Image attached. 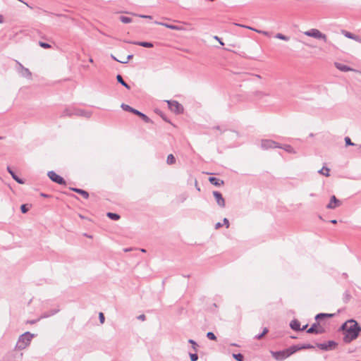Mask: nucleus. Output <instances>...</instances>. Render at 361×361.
<instances>
[{
	"label": "nucleus",
	"instance_id": "1",
	"mask_svg": "<svg viewBox=\"0 0 361 361\" xmlns=\"http://www.w3.org/2000/svg\"><path fill=\"white\" fill-rule=\"evenodd\" d=\"M341 328L344 331L345 336L343 341L345 343H350L355 339L359 332L361 331V328L359 326L358 324L353 319L345 322Z\"/></svg>",
	"mask_w": 361,
	"mask_h": 361
},
{
	"label": "nucleus",
	"instance_id": "2",
	"mask_svg": "<svg viewBox=\"0 0 361 361\" xmlns=\"http://www.w3.org/2000/svg\"><path fill=\"white\" fill-rule=\"evenodd\" d=\"M34 334L27 331L25 333H24L23 334H22L21 336H20L18 340V342L16 343V348H17L18 350H23L25 349L26 347H27L30 344V342L32 339V338L34 337Z\"/></svg>",
	"mask_w": 361,
	"mask_h": 361
},
{
	"label": "nucleus",
	"instance_id": "3",
	"mask_svg": "<svg viewBox=\"0 0 361 361\" xmlns=\"http://www.w3.org/2000/svg\"><path fill=\"white\" fill-rule=\"evenodd\" d=\"M273 357L277 360H283L293 354V345L280 351H271Z\"/></svg>",
	"mask_w": 361,
	"mask_h": 361
},
{
	"label": "nucleus",
	"instance_id": "4",
	"mask_svg": "<svg viewBox=\"0 0 361 361\" xmlns=\"http://www.w3.org/2000/svg\"><path fill=\"white\" fill-rule=\"evenodd\" d=\"M121 108L126 111L131 112L137 116H138L140 118H141L145 123H150L152 121L151 119L145 114L139 111L138 110L133 109V107L130 106L128 104H122Z\"/></svg>",
	"mask_w": 361,
	"mask_h": 361
},
{
	"label": "nucleus",
	"instance_id": "5",
	"mask_svg": "<svg viewBox=\"0 0 361 361\" xmlns=\"http://www.w3.org/2000/svg\"><path fill=\"white\" fill-rule=\"evenodd\" d=\"M304 34L307 36L314 37L317 39H322L326 42L327 37L325 34L321 32L319 30L313 28L310 30L305 31Z\"/></svg>",
	"mask_w": 361,
	"mask_h": 361
},
{
	"label": "nucleus",
	"instance_id": "6",
	"mask_svg": "<svg viewBox=\"0 0 361 361\" xmlns=\"http://www.w3.org/2000/svg\"><path fill=\"white\" fill-rule=\"evenodd\" d=\"M169 109L175 114H181L183 112V106L177 101H167Z\"/></svg>",
	"mask_w": 361,
	"mask_h": 361
},
{
	"label": "nucleus",
	"instance_id": "7",
	"mask_svg": "<svg viewBox=\"0 0 361 361\" xmlns=\"http://www.w3.org/2000/svg\"><path fill=\"white\" fill-rule=\"evenodd\" d=\"M320 321H317L314 323L310 329H307L308 334H322L325 332L324 327L320 324Z\"/></svg>",
	"mask_w": 361,
	"mask_h": 361
},
{
	"label": "nucleus",
	"instance_id": "8",
	"mask_svg": "<svg viewBox=\"0 0 361 361\" xmlns=\"http://www.w3.org/2000/svg\"><path fill=\"white\" fill-rule=\"evenodd\" d=\"M48 177L51 181L58 183L59 185H66V181L61 176L56 174L54 171H50L47 173Z\"/></svg>",
	"mask_w": 361,
	"mask_h": 361
},
{
	"label": "nucleus",
	"instance_id": "9",
	"mask_svg": "<svg viewBox=\"0 0 361 361\" xmlns=\"http://www.w3.org/2000/svg\"><path fill=\"white\" fill-rule=\"evenodd\" d=\"M16 63L18 65V71L20 74V75L24 78L31 79L32 73L30 71V70L24 67L20 62L16 61Z\"/></svg>",
	"mask_w": 361,
	"mask_h": 361
},
{
	"label": "nucleus",
	"instance_id": "10",
	"mask_svg": "<svg viewBox=\"0 0 361 361\" xmlns=\"http://www.w3.org/2000/svg\"><path fill=\"white\" fill-rule=\"evenodd\" d=\"M261 147L264 149L278 148L279 147V144L271 140H262L261 142Z\"/></svg>",
	"mask_w": 361,
	"mask_h": 361
},
{
	"label": "nucleus",
	"instance_id": "11",
	"mask_svg": "<svg viewBox=\"0 0 361 361\" xmlns=\"http://www.w3.org/2000/svg\"><path fill=\"white\" fill-rule=\"evenodd\" d=\"M317 347L323 350H331L337 346V343L333 341H329L324 343H318Z\"/></svg>",
	"mask_w": 361,
	"mask_h": 361
},
{
	"label": "nucleus",
	"instance_id": "12",
	"mask_svg": "<svg viewBox=\"0 0 361 361\" xmlns=\"http://www.w3.org/2000/svg\"><path fill=\"white\" fill-rule=\"evenodd\" d=\"M341 205V201L336 198L335 195H332L329 203L326 205L329 209H334Z\"/></svg>",
	"mask_w": 361,
	"mask_h": 361
},
{
	"label": "nucleus",
	"instance_id": "13",
	"mask_svg": "<svg viewBox=\"0 0 361 361\" xmlns=\"http://www.w3.org/2000/svg\"><path fill=\"white\" fill-rule=\"evenodd\" d=\"M213 195L216 200V202L217 203V204L221 207V208H224L225 206H226V202H225V200L224 198L223 197L221 193L219 191H214L213 192Z\"/></svg>",
	"mask_w": 361,
	"mask_h": 361
},
{
	"label": "nucleus",
	"instance_id": "14",
	"mask_svg": "<svg viewBox=\"0 0 361 361\" xmlns=\"http://www.w3.org/2000/svg\"><path fill=\"white\" fill-rule=\"evenodd\" d=\"M7 171L11 174V176H12V178L19 184H24L25 183V181L23 179L19 178L16 173L15 172L12 170V169L11 168V166H7Z\"/></svg>",
	"mask_w": 361,
	"mask_h": 361
},
{
	"label": "nucleus",
	"instance_id": "15",
	"mask_svg": "<svg viewBox=\"0 0 361 361\" xmlns=\"http://www.w3.org/2000/svg\"><path fill=\"white\" fill-rule=\"evenodd\" d=\"M341 33L347 38H349V39H354L358 42H360L361 43V38L357 36V35H355L350 32H348L346 30H343L341 31Z\"/></svg>",
	"mask_w": 361,
	"mask_h": 361
},
{
	"label": "nucleus",
	"instance_id": "16",
	"mask_svg": "<svg viewBox=\"0 0 361 361\" xmlns=\"http://www.w3.org/2000/svg\"><path fill=\"white\" fill-rule=\"evenodd\" d=\"M154 23L157 24V25H163L166 27H168V28L173 30H183V28L182 27L171 25V24H168V23H165L155 21Z\"/></svg>",
	"mask_w": 361,
	"mask_h": 361
},
{
	"label": "nucleus",
	"instance_id": "17",
	"mask_svg": "<svg viewBox=\"0 0 361 361\" xmlns=\"http://www.w3.org/2000/svg\"><path fill=\"white\" fill-rule=\"evenodd\" d=\"M60 311V309L59 308H55V309H52L49 312H44L40 317H39V319H45V318H48L51 316H53L54 314H56V313H58Z\"/></svg>",
	"mask_w": 361,
	"mask_h": 361
},
{
	"label": "nucleus",
	"instance_id": "18",
	"mask_svg": "<svg viewBox=\"0 0 361 361\" xmlns=\"http://www.w3.org/2000/svg\"><path fill=\"white\" fill-rule=\"evenodd\" d=\"M70 190L81 195L85 199H87L89 197V193L84 190L77 188H70Z\"/></svg>",
	"mask_w": 361,
	"mask_h": 361
},
{
	"label": "nucleus",
	"instance_id": "19",
	"mask_svg": "<svg viewBox=\"0 0 361 361\" xmlns=\"http://www.w3.org/2000/svg\"><path fill=\"white\" fill-rule=\"evenodd\" d=\"M335 66L336 67L337 69H338V70H340L341 71H343V72H348V71H353L352 68H350V67L347 66L346 65H344L343 63H338V62L335 63Z\"/></svg>",
	"mask_w": 361,
	"mask_h": 361
},
{
	"label": "nucleus",
	"instance_id": "20",
	"mask_svg": "<svg viewBox=\"0 0 361 361\" xmlns=\"http://www.w3.org/2000/svg\"><path fill=\"white\" fill-rule=\"evenodd\" d=\"M209 181L215 186H221L224 183L223 180H220L216 177H209Z\"/></svg>",
	"mask_w": 361,
	"mask_h": 361
},
{
	"label": "nucleus",
	"instance_id": "21",
	"mask_svg": "<svg viewBox=\"0 0 361 361\" xmlns=\"http://www.w3.org/2000/svg\"><path fill=\"white\" fill-rule=\"evenodd\" d=\"M236 25L238 26H240V27H245V28H247V29H250V30H254L258 33H261V34H263L264 35H267V36H269V33L267 31H262V30H257L255 28H253V27H251L250 26H247V25H240V24H236Z\"/></svg>",
	"mask_w": 361,
	"mask_h": 361
},
{
	"label": "nucleus",
	"instance_id": "22",
	"mask_svg": "<svg viewBox=\"0 0 361 361\" xmlns=\"http://www.w3.org/2000/svg\"><path fill=\"white\" fill-rule=\"evenodd\" d=\"M334 316L333 314H326V313H320L316 315L315 319L316 321H321L324 318H331Z\"/></svg>",
	"mask_w": 361,
	"mask_h": 361
},
{
	"label": "nucleus",
	"instance_id": "23",
	"mask_svg": "<svg viewBox=\"0 0 361 361\" xmlns=\"http://www.w3.org/2000/svg\"><path fill=\"white\" fill-rule=\"evenodd\" d=\"M116 80L118 83H120L121 85L124 86L126 89H128V90L130 89V85L124 81V80L123 79V78L121 75L118 74L116 75Z\"/></svg>",
	"mask_w": 361,
	"mask_h": 361
},
{
	"label": "nucleus",
	"instance_id": "24",
	"mask_svg": "<svg viewBox=\"0 0 361 361\" xmlns=\"http://www.w3.org/2000/svg\"><path fill=\"white\" fill-rule=\"evenodd\" d=\"M134 44L146 48H152L154 47V44L149 42H134Z\"/></svg>",
	"mask_w": 361,
	"mask_h": 361
},
{
	"label": "nucleus",
	"instance_id": "25",
	"mask_svg": "<svg viewBox=\"0 0 361 361\" xmlns=\"http://www.w3.org/2000/svg\"><path fill=\"white\" fill-rule=\"evenodd\" d=\"M106 216L111 220L117 221L120 219L121 216L119 214L113 212H108Z\"/></svg>",
	"mask_w": 361,
	"mask_h": 361
},
{
	"label": "nucleus",
	"instance_id": "26",
	"mask_svg": "<svg viewBox=\"0 0 361 361\" xmlns=\"http://www.w3.org/2000/svg\"><path fill=\"white\" fill-rule=\"evenodd\" d=\"M329 171L330 169L329 168L324 166L318 172L326 177H329L330 176Z\"/></svg>",
	"mask_w": 361,
	"mask_h": 361
},
{
	"label": "nucleus",
	"instance_id": "27",
	"mask_svg": "<svg viewBox=\"0 0 361 361\" xmlns=\"http://www.w3.org/2000/svg\"><path fill=\"white\" fill-rule=\"evenodd\" d=\"M75 114L78 115V116H85V117H87V118L90 117V116H91V113L87 112V111H83V110H76L75 111Z\"/></svg>",
	"mask_w": 361,
	"mask_h": 361
},
{
	"label": "nucleus",
	"instance_id": "28",
	"mask_svg": "<svg viewBox=\"0 0 361 361\" xmlns=\"http://www.w3.org/2000/svg\"><path fill=\"white\" fill-rule=\"evenodd\" d=\"M307 327V324L302 326V328H300V324L298 320L295 319V331H302L305 329Z\"/></svg>",
	"mask_w": 361,
	"mask_h": 361
},
{
	"label": "nucleus",
	"instance_id": "29",
	"mask_svg": "<svg viewBox=\"0 0 361 361\" xmlns=\"http://www.w3.org/2000/svg\"><path fill=\"white\" fill-rule=\"evenodd\" d=\"M166 162L169 165L175 164V162H176L175 157L172 154H169L167 157Z\"/></svg>",
	"mask_w": 361,
	"mask_h": 361
},
{
	"label": "nucleus",
	"instance_id": "30",
	"mask_svg": "<svg viewBox=\"0 0 361 361\" xmlns=\"http://www.w3.org/2000/svg\"><path fill=\"white\" fill-rule=\"evenodd\" d=\"M73 114H75V112H73V110H71V109H66L63 111L61 116H72Z\"/></svg>",
	"mask_w": 361,
	"mask_h": 361
},
{
	"label": "nucleus",
	"instance_id": "31",
	"mask_svg": "<svg viewBox=\"0 0 361 361\" xmlns=\"http://www.w3.org/2000/svg\"><path fill=\"white\" fill-rule=\"evenodd\" d=\"M119 20L123 23H130L133 21L131 18L124 16H120Z\"/></svg>",
	"mask_w": 361,
	"mask_h": 361
},
{
	"label": "nucleus",
	"instance_id": "32",
	"mask_svg": "<svg viewBox=\"0 0 361 361\" xmlns=\"http://www.w3.org/2000/svg\"><path fill=\"white\" fill-rule=\"evenodd\" d=\"M278 148L283 149L286 152H289V153H290L293 150L292 147L289 145H279V147Z\"/></svg>",
	"mask_w": 361,
	"mask_h": 361
},
{
	"label": "nucleus",
	"instance_id": "33",
	"mask_svg": "<svg viewBox=\"0 0 361 361\" xmlns=\"http://www.w3.org/2000/svg\"><path fill=\"white\" fill-rule=\"evenodd\" d=\"M30 207H31V205H29L27 204H22L20 206L21 212L23 213V214L27 213L29 211Z\"/></svg>",
	"mask_w": 361,
	"mask_h": 361
},
{
	"label": "nucleus",
	"instance_id": "34",
	"mask_svg": "<svg viewBox=\"0 0 361 361\" xmlns=\"http://www.w3.org/2000/svg\"><path fill=\"white\" fill-rule=\"evenodd\" d=\"M233 357L237 361H243L244 360V356L241 353L238 354H233Z\"/></svg>",
	"mask_w": 361,
	"mask_h": 361
},
{
	"label": "nucleus",
	"instance_id": "35",
	"mask_svg": "<svg viewBox=\"0 0 361 361\" xmlns=\"http://www.w3.org/2000/svg\"><path fill=\"white\" fill-rule=\"evenodd\" d=\"M275 37L277 38V39H283V40H286V41H288L290 39V37H287L281 33H278L275 35Z\"/></svg>",
	"mask_w": 361,
	"mask_h": 361
},
{
	"label": "nucleus",
	"instance_id": "36",
	"mask_svg": "<svg viewBox=\"0 0 361 361\" xmlns=\"http://www.w3.org/2000/svg\"><path fill=\"white\" fill-rule=\"evenodd\" d=\"M188 342L192 344V348L195 352L197 351L198 344L192 339H189Z\"/></svg>",
	"mask_w": 361,
	"mask_h": 361
},
{
	"label": "nucleus",
	"instance_id": "37",
	"mask_svg": "<svg viewBox=\"0 0 361 361\" xmlns=\"http://www.w3.org/2000/svg\"><path fill=\"white\" fill-rule=\"evenodd\" d=\"M39 45L42 48H44V49H49V48H51V45L49 44H48L47 42H41V41L39 42Z\"/></svg>",
	"mask_w": 361,
	"mask_h": 361
},
{
	"label": "nucleus",
	"instance_id": "38",
	"mask_svg": "<svg viewBox=\"0 0 361 361\" xmlns=\"http://www.w3.org/2000/svg\"><path fill=\"white\" fill-rule=\"evenodd\" d=\"M207 337L209 340H212V341H216V336H215V334L213 332H208L207 334Z\"/></svg>",
	"mask_w": 361,
	"mask_h": 361
},
{
	"label": "nucleus",
	"instance_id": "39",
	"mask_svg": "<svg viewBox=\"0 0 361 361\" xmlns=\"http://www.w3.org/2000/svg\"><path fill=\"white\" fill-rule=\"evenodd\" d=\"M191 361H197L198 360V355L196 353H189Z\"/></svg>",
	"mask_w": 361,
	"mask_h": 361
},
{
	"label": "nucleus",
	"instance_id": "40",
	"mask_svg": "<svg viewBox=\"0 0 361 361\" xmlns=\"http://www.w3.org/2000/svg\"><path fill=\"white\" fill-rule=\"evenodd\" d=\"M133 54H130L128 55L126 59H125V60H121V61H119V63H127L130 59H133Z\"/></svg>",
	"mask_w": 361,
	"mask_h": 361
},
{
	"label": "nucleus",
	"instance_id": "41",
	"mask_svg": "<svg viewBox=\"0 0 361 361\" xmlns=\"http://www.w3.org/2000/svg\"><path fill=\"white\" fill-rule=\"evenodd\" d=\"M345 142L347 145H355V144L351 142V140L348 137H345Z\"/></svg>",
	"mask_w": 361,
	"mask_h": 361
},
{
	"label": "nucleus",
	"instance_id": "42",
	"mask_svg": "<svg viewBox=\"0 0 361 361\" xmlns=\"http://www.w3.org/2000/svg\"><path fill=\"white\" fill-rule=\"evenodd\" d=\"M99 322L103 324L104 322V320H105V317H104V315L102 312H100L99 314Z\"/></svg>",
	"mask_w": 361,
	"mask_h": 361
},
{
	"label": "nucleus",
	"instance_id": "43",
	"mask_svg": "<svg viewBox=\"0 0 361 361\" xmlns=\"http://www.w3.org/2000/svg\"><path fill=\"white\" fill-rule=\"evenodd\" d=\"M313 348V346L310 345H308L307 346H304V347H301V346H296L295 345V348H294V350L295 352L298 350H300V349H302V348Z\"/></svg>",
	"mask_w": 361,
	"mask_h": 361
},
{
	"label": "nucleus",
	"instance_id": "44",
	"mask_svg": "<svg viewBox=\"0 0 361 361\" xmlns=\"http://www.w3.org/2000/svg\"><path fill=\"white\" fill-rule=\"evenodd\" d=\"M224 224L226 226V228L229 227V221L227 218H224L223 220Z\"/></svg>",
	"mask_w": 361,
	"mask_h": 361
},
{
	"label": "nucleus",
	"instance_id": "45",
	"mask_svg": "<svg viewBox=\"0 0 361 361\" xmlns=\"http://www.w3.org/2000/svg\"><path fill=\"white\" fill-rule=\"evenodd\" d=\"M139 17L142 18H148V19L152 18V16H148V15H139Z\"/></svg>",
	"mask_w": 361,
	"mask_h": 361
},
{
	"label": "nucleus",
	"instance_id": "46",
	"mask_svg": "<svg viewBox=\"0 0 361 361\" xmlns=\"http://www.w3.org/2000/svg\"><path fill=\"white\" fill-rule=\"evenodd\" d=\"M137 319H138L139 320L145 321V319H146V317H145V314H140V315H139V316L137 317Z\"/></svg>",
	"mask_w": 361,
	"mask_h": 361
},
{
	"label": "nucleus",
	"instance_id": "47",
	"mask_svg": "<svg viewBox=\"0 0 361 361\" xmlns=\"http://www.w3.org/2000/svg\"><path fill=\"white\" fill-rule=\"evenodd\" d=\"M41 319H34V320H30V321H27V323L29 324H35L37 322L39 321Z\"/></svg>",
	"mask_w": 361,
	"mask_h": 361
},
{
	"label": "nucleus",
	"instance_id": "48",
	"mask_svg": "<svg viewBox=\"0 0 361 361\" xmlns=\"http://www.w3.org/2000/svg\"><path fill=\"white\" fill-rule=\"evenodd\" d=\"M221 226H222V224H221V223H220V222H218V223H216V224H215L214 228H215V229H219V228H220Z\"/></svg>",
	"mask_w": 361,
	"mask_h": 361
},
{
	"label": "nucleus",
	"instance_id": "49",
	"mask_svg": "<svg viewBox=\"0 0 361 361\" xmlns=\"http://www.w3.org/2000/svg\"><path fill=\"white\" fill-rule=\"evenodd\" d=\"M263 336H264V335H262V334H260L256 335V336H255V338H256V339H258V340H259V339L262 338H263Z\"/></svg>",
	"mask_w": 361,
	"mask_h": 361
},
{
	"label": "nucleus",
	"instance_id": "50",
	"mask_svg": "<svg viewBox=\"0 0 361 361\" xmlns=\"http://www.w3.org/2000/svg\"><path fill=\"white\" fill-rule=\"evenodd\" d=\"M214 39L218 40V42H219L221 44L224 45V43L221 42V39L219 37L215 36Z\"/></svg>",
	"mask_w": 361,
	"mask_h": 361
},
{
	"label": "nucleus",
	"instance_id": "51",
	"mask_svg": "<svg viewBox=\"0 0 361 361\" xmlns=\"http://www.w3.org/2000/svg\"><path fill=\"white\" fill-rule=\"evenodd\" d=\"M289 326H290V329L293 330V326H294L293 319L290 322Z\"/></svg>",
	"mask_w": 361,
	"mask_h": 361
},
{
	"label": "nucleus",
	"instance_id": "52",
	"mask_svg": "<svg viewBox=\"0 0 361 361\" xmlns=\"http://www.w3.org/2000/svg\"><path fill=\"white\" fill-rule=\"evenodd\" d=\"M268 331H269L268 329L267 328H264L263 329V331H262V335L264 336L265 334H267L268 333Z\"/></svg>",
	"mask_w": 361,
	"mask_h": 361
},
{
	"label": "nucleus",
	"instance_id": "53",
	"mask_svg": "<svg viewBox=\"0 0 361 361\" xmlns=\"http://www.w3.org/2000/svg\"><path fill=\"white\" fill-rule=\"evenodd\" d=\"M111 57L114 60V61H116L118 62H119V59H116L114 55L111 54Z\"/></svg>",
	"mask_w": 361,
	"mask_h": 361
},
{
	"label": "nucleus",
	"instance_id": "54",
	"mask_svg": "<svg viewBox=\"0 0 361 361\" xmlns=\"http://www.w3.org/2000/svg\"><path fill=\"white\" fill-rule=\"evenodd\" d=\"M4 22L3 16L0 15V23H2Z\"/></svg>",
	"mask_w": 361,
	"mask_h": 361
},
{
	"label": "nucleus",
	"instance_id": "55",
	"mask_svg": "<svg viewBox=\"0 0 361 361\" xmlns=\"http://www.w3.org/2000/svg\"><path fill=\"white\" fill-rule=\"evenodd\" d=\"M41 196L44 197H48L49 195H47V194H44V193H41Z\"/></svg>",
	"mask_w": 361,
	"mask_h": 361
},
{
	"label": "nucleus",
	"instance_id": "56",
	"mask_svg": "<svg viewBox=\"0 0 361 361\" xmlns=\"http://www.w3.org/2000/svg\"><path fill=\"white\" fill-rule=\"evenodd\" d=\"M131 250H132V248H126V249L124 250V251L125 252H128V251H130Z\"/></svg>",
	"mask_w": 361,
	"mask_h": 361
},
{
	"label": "nucleus",
	"instance_id": "57",
	"mask_svg": "<svg viewBox=\"0 0 361 361\" xmlns=\"http://www.w3.org/2000/svg\"><path fill=\"white\" fill-rule=\"evenodd\" d=\"M331 222L332 224H336V223H337V221H336V220H335V219H334V220H331Z\"/></svg>",
	"mask_w": 361,
	"mask_h": 361
},
{
	"label": "nucleus",
	"instance_id": "58",
	"mask_svg": "<svg viewBox=\"0 0 361 361\" xmlns=\"http://www.w3.org/2000/svg\"><path fill=\"white\" fill-rule=\"evenodd\" d=\"M140 251L142 252H146V250L143 249V248H141L140 249Z\"/></svg>",
	"mask_w": 361,
	"mask_h": 361
},
{
	"label": "nucleus",
	"instance_id": "59",
	"mask_svg": "<svg viewBox=\"0 0 361 361\" xmlns=\"http://www.w3.org/2000/svg\"><path fill=\"white\" fill-rule=\"evenodd\" d=\"M89 61H90V63H93V59H92V58H90V59H89Z\"/></svg>",
	"mask_w": 361,
	"mask_h": 361
},
{
	"label": "nucleus",
	"instance_id": "60",
	"mask_svg": "<svg viewBox=\"0 0 361 361\" xmlns=\"http://www.w3.org/2000/svg\"><path fill=\"white\" fill-rule=\"evenodd\" d=\"M214 128H215L216 130H220V127L219 126H215Z\"/></svg>",
	"mask_w": 361,
	"mask_h": 361
},
{
	"label": "nucleus",
	"instance_id": "61",
	"mask_svg": "<svg viewBox=\"0 0 361 361\" xmlns=\"http://www.w3.org/2000/svg\"><path fill=\"white\" fill-rule=\"evenodd\" d=\"M231 345L237 346V345L235 343H233V344H231Z\"/></svg>",
	"mask_w": 361,
	"mask_h": 361
},
{
	"label": "nucleus",
	"instance_id": "62",
	"mask_svg": "<svg viewBox=\"0 0 361 361\" xmlns=\"http://www.w3.org/2000/svg\"><path fill=\"white\" fill-rule=\"evenodd\" d=\"M257 78H261V76H260V75H257Z\"/></svg>",
	"mask_w": 361,
	"mask_h": 361
},
{
	"label": "nucleus",
	"instance_id": "63",
	"mask_svg": "<svg viewBox=\"0 0 361 361\" xmlns=\"http://www.w3.org/2000/svg\"><path fill=\"white\" fill-rule=\"evenodd\" d=\"M1 139H2V137H0V140H1Z\"/></svg>",
	"mask_w": 361,
	"mask_h": 361
},
{
	"label": "nucleus",
	"instance_id": "64",
	"mask_svg": "<svg viewBox=\"0 0 361 361\" xmlns=\"http://www.w3.org/2000/svg\"><path fill=\"white\" fill-rule=\"evenodd\" d=\"M360 147L361 148V145L360 146Z\"/></svg>",
	"mask_w": 361,
	"mask_h": 361
}]
</instances>
